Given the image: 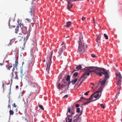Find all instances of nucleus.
Here are the masks:
<instances>
[{
	"mask_svg": "<svg viewBox=\"0 0 122 122\" xmlns=\"http://www.w3.org/2000/svg\"><path fill=\"white\" fill-rule=\"evenodd\" d=\"M64 42H62V44L61 45V46H62L64 44Z\"/></svg>",
	"mask_w": 122,
	"mask_h": 122,
	"instance_id": "nucleus-57",
	"label": "nucleus"
},
{
	"mask_svg": "<svg viewBox=\"0 0 122 122\" xmlns=\"http://www.w3.org/2000/svg\"><path fill=\"white\" fill-rule=\"evenodd\" d=\"M30 78L31 80H32V81L34 80L33 77L31 76H30Z\"/></svg>",
	"mask_w": 122,
	"mask_h": 122,
	"instance_id": "nucleus-43",
	"label": "nucleus"
},
{
	"mask_svg": "<svg viewBox=\"0 0 122 122\" xmlns=\"http://www.w3.org/2000/svg\"><path fill=\"white\" fill-rule=\"evenodd\" d=\"M90 91H88V92L85 93L84 94L86 96L88 95V93Z\"/></svg>",
	"mask_w": 122,
	"mask_h": 122,
	"instance_id": "nucleus-40",
	"label": "nucleus"
},
{
	"mask_svg": "<svg viewBox=\"0 0 122 122\" xmlns=\"http://www.w3.org/2000/svg\"><path fill=\"white\" fill-rule=\"evenodd\" d=\"M104 37L105 38V39H106L107 40L108 39V36L106 34H104Z\"/></svg>",
	"mask_w": 122,
	"mask_h": 122,
	"instance_id": "nucleus-32",
	"label": "nucleus"
},
{
	"mask_svg": "<svg viewBox=\"0 0 122 122\" xmlns=\"http://www.w3.org/2000/svg\"><path fill=\"white\" fill-rule=\"evenodd\" d=\"M4 60H3V63H0V66H2L3 65V63L4 62Z\"/></svg>",
	"mask_w": 122,
	"mask_h": 122,
	"instance_id": "nucleus-50",
	"label": "nucleus"
},
{
	"mask_svg": "<svg viewBox=\"0 0 122 122\" xmlns=\"http://www.w3.org/2000/svg\"><path fill=\"white\" fill-rule=\"evenodd\" d=\"M109 76H104V77L101 79L100 81V92H101V95L103 88L104 87L105 83L109 78Z\"/></svg>",
	"mask_w": 122,
	"mask_h": 122,
	"instance_id": "nucleus-3",
	"label": "nucleus"
},
{
	"mask_svg": "<svg viewBox=\"0 0 122 122\" xmlns=\"http://www.w3.org/2000/svg\"><path fill=\"white\" fill-rule=\"evenodd\" d=\"M24 38H25V39L26 40H25V41H26L28 39V35H27L26 36V37L25 38L24 37Z\"/></svg>",
	"mask_w": 122,
	"mask_h": 122,
	"instance_id": "nucleus-42",
	"label": "nucleus"
},
{
	"mask_svg": "<svg viewBox=\"0 0 122 122\" xmlns=\"http://www.w3.org/2000/svg\"><path fill=\"white\" fill-rule=\"evenodd\" d=\"M22 96V95L21 94H20L19 95L18 97L20 98Z\"/></svg>",
	"mask_w": 122,
	"mask_h": 122,
	"instance_id": "nucleus-49",
	"label": "nucleus"
},
{
	"mask_svg": "<svg viewBox=\"0 0 122 122\" xmlns=\"http://www.w3.org/2000/svg\"><path fill=\"white\" fill-rule=\"evenodd\" d=\"M23 29L25 31V33L27 32V27L26 26H23Z\"/></svg>",
	"mask_w": 122,
	"mask_h": 122,
	"instance_id": "nucleus-30",
	"label": "nucleus"
},
{
	"mask_svg": "<svg viewBox=\"0 0 122 122\" xmlns=\"http://www.w3.org/2000/svg\"><path fill=\"white\" fill-rule=\"evenodd\" d=\"M38 106L42 110H44V108L43 106L42 105L40 104H39L38 105Z\"/></svg>",
	"mask_w": 122,
	"mask_h": 122,
	"instance_id": "nucleus-21",
	"label": "nucleus"
},
{
	"mask_svg": "<svg viewBox=\"0 0 122 122\" xmlns=\"http://www.w3.org/2000/svg\"><path fill=\"white\" fill-rule=\"evenodd\" d=\"M114 69L116 76V78L122 77L120 75V73L115 68H114Z\"/></svg>",
	"mask_w": 122,
	"mask_h": 122,
	"instance_id": "nucleus-9",
	"label": "nucleus"
},
{
	"mask_svg": "<svg viewBox=\"0 0 122 122\" xmlns=\"http://www.w3.org/2000/svg\"><path fill=\"white\" fill-rule=\"evenodd\" d=\"M70 112H71V110H70V107H68V111H67V113L66 114V115H67V114H68V112H69L70 113Z\"/></svg>",
	"mask_w": 122,
	"mask_h": 122,
	"instance_id": "nucleus-37",
	"label": "nucleus"
},
{
	"mask_svg": "<svg viewBox=\"0 0 122 122\" xmlns=\"http://www.w3.org/2000/svg\"><path fill=\"white\" fill-rule=\"evenodd\" d=\"M8 107H10V106L9 105H8Z\"/></svg>",
	"mask_w": 122,
	"mask_h": 122,
	"instance_id": "nucleus-54",
	"label": "nucleus"
},
{
	"mask_svg": "<svg viewBox=\"0 0 122 122\" xmlns=\"http://www.w3.org/2000/svg\"><path fill=\"white\" fill-rule=\"evenodd\" d=\"M23 39L24 40V41L25 40V38H23V36L21 35V36H18L17 37V39L19 41H21L22 39Z\"/></svg>",
	"mask_w": 122,
	"mask_h": 122,
	"instance_id": "nucleus-11",
	"label": "nucleus"
},
{
	"mask_svg": "<svg viewBox=\"0 0 122 122\" xmlns=\"http://www.w3.org/2000/svg\"><path fill=\"white\" fill-rule=\"evenodd\" d=\"M116 78L117 81L116 84L117 86H119V87H118L117 89L118 90L119 89V91H120L121 89V86L122 81V77Z\"/></svg>",
	"mask_w": 122,
	"mask_h": 122,
	"instance_id": "nucleus-8",
	"label": "nucleus"
},
{
	"mask_svg": "<svg viewBox=\"0 0 122 122\" xmlns=\"http://www.w3.org/2000/svg\"><path fill=\"white\" fill-rule=\"evenodd\" d=\"M98 36H98L96 39L97 42L98 43L99 42V37Z\"/></svg>",
	"mask_w": 122,
	"mask_h": 122,
	"instance_id": "nucleus-39",
	"label": "nucleus"
},
{
	"mask_svg": "<svg viewBox=\"0 0 122 122\" xmlns=\"http://www.w3.org/2000/svg\"><path fill=\"white\" fill-rule=\"evenodd\" d=\"M72 115L71 114L70 115H68L67 117H70V118H72Z\"/></svg>",
	"mask_w": 122,
	"mask_h": 122,
	"instance_id": "nucleus-41",
	"label": "nucleus"
},
{
	"mask_svg": "<svg viewBox=\"0 0 122 122\" xmlns=\"http://www.w3.org/2000/svg\"><path fill=\"white\" fill-rule=\"evenodd\" d=\"M23 23H21V22L19 24V25H20V26H21V25H22L23 26Z\"/></svg>",
	"mask_w": 122,
	"mask_h": 122,
	"instance_id": "nucleus-47",
	"label": "nucleus"
},
{
	"mask_svg": "<svg viewBox=\"0 0 122 122\" xmlns=\"http://www.w3.org/2000/svg\"><path fill=\"white\" fill-rule=\"evenodd\" d=\"M71 114L72 115H73V114H74V113L73 112H72Z\"/></svg>",
	"mask_w": 122,
	"mask_h": 122,
	"instance_id": "nucleus-60",
	"label": "nucleus"
},
{
	"mask_svg": "<svg viewBox=\"0 0 122 122\" xmlns=\"http://www.w3.org/2000/svg\"><path fill=\"white\" fill-rule=\"evenodd\" d=\"M99 88H98L97 91L93 93L91 95L88 99L92 100L93 97L96 99H97L99 96Z\"/></svg>",
	"mask_w": 122,
	"mask_h": 122,
	"instance_id": "nucleus-7",
	"label": "nucleus"
},
{
	"mask_svg": "<svg viewBox=\"0 0 122 122\" xmlns=\"http://www.w3.org/2000/svg\"><path fill=\"white\" fill-rule=\"evenodd\" d=\"M86 72L81 76L82 81H84L86 78L87 75L89 76L90 73L93 72L98 75H99V68L94 66L88 67L86 70Z\"/></svg>",
	"mask_w": 122,
	"mask_h": 122,
	"instance_id": "nucleus-1",
	"label": "nucleus"
},
{
	"mask_svg": "<svg viewBox=\"0 0 122 122\" xmlns=\"http://www.w3.org/2000/svg\"><path fill=\"white\" fill-rule=\"evenodd\" d=\"M70 36H67L66 37V38H68L70 37Z\"/></svg>",
	"mask_w": 122,
	"mask_h": 122,
	"instance_id": "nucleus-59",
	"label": "nucleus"
},
{
	"mask_svg": "<svg viewBox=\"0 0 122 122\" xmlns=\"http://www.w3.org/2000/svg\"><path fill=\"white\" fill-rule=\"evenodd\" d=\"M68 95H65V96L63 97H66V98H68Z\"/></svg>",
	"mask_w": 122,
	"mask_h": 122,
	"instance_id": "nucleus-44",
	"label": "nucleus"
},
{
	"mask_svg": "<svg viewBox=\"0 0 122 122\" xmlns=\"http://www.w3.org/2000/svg\"><path fill=\"white\" fill-rule=\"evenodd\" d=\"M53 54V51H52L51 52V56L50 57H49V61L50 60V58H51V57H52V56Z\"/></svg>",
	"mask_w": 122,
	"mask_h": 122,
	"instance_id": "nucleus-31",
	"label": "nucleus"
},
{
	"mask_svg": "<svg viewBox=\"0 0 122 122\" xmlns=\"http://www.w3.org/2000/svg\"><path fill=\"white\" fill-rule=\"evenodd\" d=\"M10 114V115H12L14 114V112L12 110H10L9 111Z\"/></svg>",
	"mask_w": 122,
	"mask_h": 122,
	"instance_id": "nucleus-22",
	"label": "nucleus"
},
{
	"mask_svg": "<svg viewBox=\"0 0 122 122\" xmlns=\"http://www.w3.org/2000/svg\"><path fill=\"white\" fill-rule=\"evenodd\" d=\"M6 67L7 68V69L9 70H10V68L12 67V66H8V65H6Z\"/></svg>",
	"mask_w": 122,
	"mask_h": 122,
	"instance_id": "nucleus-27",
	"label": "nucleus"
},
{
	"mask_svg": "<svg viewBox=\"0 0 122 122\" xmlns=\"http://www.w3.org/2000/svg\"><path fill=\"white\" fill-rule=\"evenodd\" d=\"M10 75L11 77L10 81L11 83L13 79L14 78L16 80H18L19 79L18 75V72L16 71L14 72V73H13V72H12L11 73Z\"/></svg>",
	"mask_w": 122,
	"mask_h": 122,
	"instance_id": "nucleus-4",
	"label": "nucleus"
},
{
	"mask_svg": "<svg viewBox=\"0 0 122 122\" xmlns=\"http://www.w3.org/2000/svg\"><path fill=\"white\" fill-rule=\"evenodd\" d=\"M78 80V79L77 78H75L74 80H73L72 81H71V82L74 85L77 81Z\"/></svg>",
	"mask_w": 122,
	"mask_h": 122,
	"instance_id": "nucleus-15",
	"label": "nucleus"
},
{
	"mask_svg": "<svg viewBox=\"0 0 122 122\" xmlns=\"http://www.w3.org/2000/svg\"><path fill=\"white\" fill-rule=\"evenodd\" d=\"M57 85L58 89H60L62 88V86H61V84L60 83L58 82L57 84Z\"/></svg>",
	"mask_w": 122,
	"mask_h": 122,
	"instance_id": "nucleus-16",
	"label": "nucleus"
},
{
	"mask_svg": "<svg viewBox=\"0 0 122 122\" xmlns=\"http://www.w3.org/2000/svg\"><path fill=\"white\" fill-rule=\"evenodd\" d=\"M19 25H17L16 26V28L15 29V33H17L19 30Z\"/></svg>",
	"mask_w": 122,
	"mask_h": 122,
	"instance_id": "nucleus-18",
	"label": "nucleus"
},
{
	"mask_svg": "<svg viewBox=\"0 0 122 122\" xmlns=\"http://www.w3.org/2000/svg\"><path fill=\"white\" fill-rule=\"evenodd\" d=\"M102 74L105 75V76H109L107 70L103 68L100 67V76H102Z\"/></svg>",
	"mask_w": 122,
	"mask_h": 122,
	"instance_id": "nucleus-5",
	"label": "nucleus"
},
{
	"mask_svg": "<svg viewBox=\"0 0 122 122\" xmlns=\"http://www.w3.org/2000/svg\"><path fill=\"white\" fill-rule=\"evenodd\" d=\"M91 56L93 58H95L96 56L95 55L93 54H91Z\"/></svg>",
	"mask_w": 122,
	"mask_h": 122,
	"instance_id": "nucleus-36",
	"label": "nucleus"
},
{
	"mask_svg": "<svg viewBox=\"0 0 122 122\" xmlns=\"http://www.w3.org/2000/svg\"><path fill=\"white\" fill-rule=\"evenodd\" d=\"M100 106L101 108H105V106L103 104H101L100 105Z\"/></svg>",
	"mask_w": 122,
	"mask_h": 122,
	"instance_id": "nucleus-29",
	"label": "nucleus"
},
{
	"mask_svg": "<svg viewBox=\"0 0 122 122\" xmlns=\"http://www.w3.org/2000/svg\"><path fill=\"white\" fill-rule=\"evenodd\" d=\"M10 19L9 20V22L8 23V25H9V28H12V27H13V28H15V26H14V25H13V26H11L10 25Z\"/></svg>",
	"mask_w": 122,
	"mask_h": 122,
	"instance_id": "nucleus-19",
	"label": "nucleus"
},
{
	"mask_svg": "<svg viewBox=\"0 0 122 122\" xmlns=\"http://www.w3.org/2000/svg\"><path fill=\"white\" fill-rule=\"evenodd\" d=\"M25 20H26L28 23H30L31 22V20L29 19L26 18L25 19Z\"/></svg>",
	"mask_w": 122,
	"mask_h": 122,
	"instance_id": "nucleus-35",
	"label": "nucleus"
},
{
	"mask_svg": "<svg viewBox=\"0 0 122 122\" xmlns=\"http://www.w3.org/2000/svg\"><path fill=\"white\" fill-rule=\"evenodd\" d=\"M79 105L78 104H76V107H79Z\"/></svg>",
	"mask_w": 122,
	"mask_h": 122,
	"instance_id": "nucleus-48",
	"label": "nucleus"
},
{
	"mask_svg": "<svg viewBox=\"0 0 122 122\" xmlns=\"http://www.w3.org/2000/svg\"><path fill=\"white\" fill-rule=\"evenodd\" d=\"M85 17H82V20H84L85 19Z\"/></svg>",
	"mask_w": 122,
	"mask_h": 122,
	"instance_id": "nucleus-45",
	"label": "nucleus"
},
{
	"mask_svg": "<svg viewBox=\"0 0 122 122\" xmlns=\"http://www.w3.org/2000/svg\"><path fill=\"white\" fill-rule=\"evenodd\" d=\"M81 110L80 112V114L79 115V116H80L82 114V110H83V107L82 106H81Z\"/></svg>",
	"mask_w": 122,
	"mask_h": 122,
	"instance_id": "nucleus-26",
	"label": "nucleus"
},
{
	"mask_svg": "<svg viewBox=\"0 0 122 122\" xmlns=\"http://www.w3.org/2000/svg\"><path fill=\"white\" fill-rule=\"evenodd\" d=\"M18 85H17L15 87L16 88H18Z\"/></svg>",
	"mask_w": 122,
	"mask_h": 122,
	"instance_id": "nucleus-53",
	"label": "nucleus"
},
{
	"mask_svg": "<svg viewBox=\"0 0 122 122\" xmlns=\"http://www.w3.org/2000/svg\"><path fill=\"white\" fill-rule=\"evenodd\" d=\"M61 86H62V87L64 85H63L62 84L61 85Z\"/></svg>",
	"mask_w": 122,
	"mask_h": 122,
	"instance_id": "nucleus-58",
	"label": "nucleus"
},
{
	"mask_svg": "<svg viewBox=\"0 0 122 122\" xmlns=\"http://www.w3.org/2000/svg\"><path fill=\"white\" fill-rule=\"evenodd\" d=\"M83 81H81V82L79 84V85H80L81 84L82 82H83Z\"/></svg>",
	"mask_w": 122,
	"mask_h": 122,
	"instance_id": "nucleus-55",
	"label": "nucleus"
},
{
	"mask_svg": "<svg viewBox=\"0 0 122 122\" xmlns=\"http://www.w3.org/2000/svg\"><path fill=\"white\" fill-rule=\"evenodd\" d=\"M25 120H26V121H27V122H28V121H27V120L26 119V118H25Z\"/></svg>",
	"mask_w": 122,
	"mask_h": 122,
	"instance_id": "nucleus-63",
	"label": "nucleus"
},
{
	"mask_svg": "<svg viewBox=\"0 0 122 122\" xmlns=\"http://www.w3.org/2000/svg\"><path fill=\"white\" fill-rule=\"evenodd\" d=\"M66 122H71L72 118H70V117H67L66 118Z\"/></svg>",
	"mask_w": 122,
	"mask_h": 122,
	"instance_id": "nucleus-13",
	"label": "nucleus"
},
{
	"mask_svg": "<svg viewBox=\"0 0 122 122\" xmlns=\"http://www.w3.org/2000/svg\"><path fill=\"white\" fill-rule=\"evenodd\" d=\"M82 79V77H81H81H80L78 79V81H80L81 80V79Z\"/></svg>",
	"mask_w": 122,
	"mask_h": 122,
	"instance_id": "nucleus-52",
	"label": "nucleus"
},
{
	"mask_svg": "<svg viewBox=\"0 0 122 122\" xmlns=\"http://www.w3.org/2000/svg\"><path fill=\"white\" fill-rule=\"evenodd\" d=\"M83 39V36L81 34L80 35L79 39L80 41L79 42V46L77 52L81 55V54H83L84 53L85 49L87 47V46L86 45L85 46L83 41H82Z\"/></svg>",
	"mask_w": 122,
	"mask_h": 122,
	"instance_id": "nucleus-2",
	"label": "nucleus"
},
{
	"mask_svg": "<svg viewBox=\"0 0 122 122\" xmlns=\"http://www.w3.org/2000/svg\"><path fill=\"white\" fill-rule=\"evenodd\" d=\"M92 101H88V102H84V103L83 104L84 105H86V104H88L90 103Z\"/></svg>",
	"mask_w": 122,
	"mask_h": 122,
	"instance_id": "nucleus-38",
	"label": "nucleus"
},
{
	"mask_svg": "<svg viewBox=\"0 0 122 122\" xmlns=\"http://www.w3.org/2000/svg\"><path fill=\"white\" fill-rule=\"evenodd\" d=\"M80 108H78L76 109V112L77 113H79L80 112Z\"/></svg>",
	"mask_w": 122,
	"mask_h": 122,
	"instance_id": "nucleus-28",
	"label": "nucleus"
},
{
	"mask_svg": "<svg viewBox=\"0 0 122 122\" xmlns=\"http://www.w3.org/2000/svg\"><path fill=\"white\" fill-rule=\"evenodd\" d=\"M13 40H11L10 41V42L9 43V44L8 45V46H10L12 44V43L13 42Z\"/></svg>",
	"mask_w": 122,
	"mask_h": 122,
	"instance_id": "nucleus-33",
	"label": "nucleus"
},
{
	"mask_svg": "<svg viewBox=\"0 0 122 122\" xmlns=\"http://www.w3.org/2000/svg\"><path fill=\"white\" fill-rule=\"evenodd\" d=\"M63 91H61V92L60 94H62V93H63Z\"/></svg>",
	"mask_w": 122,
	"mask_h": 122,
	"instance_id": "nucleus-61",
	"label": "nucleus"
},
{
	"mask_svg": "<svg viewBox=\"0 0 122 122\" xmlns=\"http://www.w3.org/2000/svg\"><path fill=\"white\" fill-rule=\"evenodd\" d=\"M18 64V61H17L16 59H15V63L13 64L14 67H16L17 64Z\"/></svg>",
	"mask_w": 122,
	"mask_h": 122,
	"instance_id": "nucleus-20",
	"label": "nucleus"
},
{
	"mask_svg": "<svg viewBox=\"0 0 122 122\" xmlns=\"http://www.w3.org/2000/svg\"><path fill=\"white\" fill-rule=\"evenodd\" d=\"M91 84H92V85H94V84L93 83H91Z\"/></svg>",
	"mask_w": 122,
	"mask_h": 122,
	"instance_id": "nucleus-62",
	"label": "nucleus"
},
{
	"mask_svg": "<svg viewBox=\"0 0 122 122\" xmlns=\"http://www.w3.org/2000/svg\"><path fill=\"white\" fill-rule=\"evenodd\" d=\"M118 91H119V89H118ZM117 93H118V95H119V92H117Z\"/></svg>",
	"mask_w": 122,
	"mask_h": 122,
	"instance_id": "nucleus-56",
	"label": "nucleus"
},
{
	"mask_svg": "<svg viewBox=\"0 0 122 122\" xmlns=\"http://www.w3.org/2000/svg\"><path fill=\"white\" fill-rule=\"evenodd\" d=\"M70 75H68L67 76V78L66 79V80L67 81H70Z\"/></svg>",
	"mask_w": 122,
	"mask_h": 122,
	"instance_id": "nucleus-24",
	"label": "nucleus"
},
{
	"mask_svg": "<svg viewBox=\"0 0 122 122\" xmlns=\"http://www.w3.org/2000/svg\"><path fill=\"white\" fill-rule=\"evenodd\" d=\"M71 82V81H69V82H68V86H69L70 84V83Z\"/></svg>",
	"mask_w": 122,
	"mask_h": 122,
	"instance_id": "nucleus-51",
	"label": "nucleus"
},
{
	"mask_svg": "<svg viewBox=\"0 0 122 122\" xmlns=\"http://www.w3.org/2000/svg\"><path fill=\"white\" fill-rule=\"evenodd\" d=\"M9 61H9H6V62H8Z\"/></svg>",
	"mask_w": 122,
	"mask_h": 122,
	"instance_id": "nucleus-64",
	"label": "nucleus"
},
{
	"mask_svg": "<svg viewBox=\"0 0 122 122\" xmlns=\"http://www.w3.org/2000/svg\"><path fill=\"white\" fill-rule=\"evenodd\" d=\"M51 63V58L50 59V60L48 61V63L47 64V67L46 68V70L48 72Z\"/></svg>",
	"mask_w": 122,
	"mask_h": 122,
	"instance_id": "nucleus-10",
	"label": "nucleus"
},
{
	"mask_svg": "<svg viewBox=\"0 0 122 122\" xmlns=\"http://www.w3.org/2000/svg\"><path fill=\"white\" fill-rule=\"evenodd\" d=\"M66 48V47L65 45L64 46H62V47L59 49L58 51V55L57 56V57L58 58L61 59L62 58L61 56V54L63 51Z\"/></svg>",
	"mask_w": 122,
	"mask_h": 122,
	"instance_id": "nucleus-6",
	"label": "nucleus"
},
{
	"mask_svg": "<svg viewBox=\"0 0 122 122\" xmlns=\"http://www.w3.org/2000/svg\"><path fill=\"white\" fill-rule=\"evenodd\" d=\"M20 72L21 74L20 75V76L21 77V79L22 80L23 78H25V75H24L23 74V72L22 70H21Z\"/></svg>",
	"mask_w": 122,
	"mask_h": 122,
	"instance_id": "nucleus-12",
	"label": "nucleus"
},
{
	"mask_svg": "<svg viewBox=\"0 0 122 122\" xmlns=\"http://www.w3.org/2000/svg\"><path fill=\"white\" fill-rule=\"evenodd\" d=\"M80 99H85L87 100H90V99H88L85 98L84 97H81L80 98Z\"/></svg>",
	"mask_w": 122,
	"mask_h": 122,
	"instance_id": "nucleus-34",
	"label": "nucleus"
},
{
	"mask_svg": "<svg viewBox=\"0 0 122 122\" xmlns=\"http://www.w3.org/2000/svg\"><path fill=\"white\" fill-rule=\"evenodd\" d=\"M29 12L31 15H34V11L33 9H30V10Z\"/></svg>",
	"mask_w": 122,
	"mask_h": 122,
	"instance_id": "nucleus-14",
	"label": "nucleus"
},
{
	"mask_svg": "<svg viewBox=\"0 0 122 122\" xmlns=\"http://www.w3.org/2000/svg\"><path fill=\"white\" fill-rule=\"evenodd\" d=\"M13 106L14 107H16V105L15 103H14L13 104Z\"/></svg>",
	"mask_w": 122,
	"mask_h": 122,
	"instance_id": "nucleus-46",
	"label": "nucleus"
},
{
	"mask_svg": "<svg viewBox=\"0 0 122 122\" xmlns=\"http://www.w3.org/2000/svg\"><path fill=\"white\" fill-rule=\"evenodd\" d=\"M71 24V22L70 21H68L67 22L66 25H65V26L66 27H69Z\"/></svg>",
	"mask_w": 122,
	"mask_h": 122,
	"instance_id": "nucleus-17",
	"label": "nucleus"
},
{
	"mask_svg": "<svg viewBox=\"0 0 122 122\" xmlns=\"http://www.w3.org/2000/svg\"><path fill=\"white\" fill-rule=\"evenodd\" d=\"M76 69H81V65H79L78 66H77L76 67Z\"/></svg>",
	"mask_w": 122,
	"mask_h": 122,
	"instance_id": "nucleus-25",
	"label": "nucleus"
},
{
	"mask_svg": "<svg viewBox=\"0 0 122 122\" xmlns=\"http://www.w3.org/2000/svg\"><path fill=\"white\" fill-rule=\"evenodd\" d=\"M78 75V72H75L74 73L73 75V76H74L76 77Z\"/></svg>",
	"mask_w": 122,
	"mask_h": 122,
	"instance_id": "nucleus-23",
	"label": "nucleus"
}]
</instances>
